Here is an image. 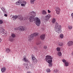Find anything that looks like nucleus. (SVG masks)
<instances>
[{
	"label": "nucleus",
	"instance_id": "26",
	"mask_svg": "<svg viewBox=\"0 0 73 73\" xmlns=\"http://www.w3.org/2000/svg\"><path fill=\"white\" fill-rule=\"evenodd\" d=\"M58 55L59 56H61L62 55V53L61 52H58Z\"/></svg>",
	"mask_w": 73,
	"mask_h": 73
},
{
	"label": "nucleus",
	"instance_id": "37",
	"mask_svg": "<svg viewBox=\"0 0 73 73\" xmlns=\"http://www.w3.org/2000/svg\"><path fill=\"white\" fill-rule=\"evenodd\" d=\"M63 45V44H62V43H60L59 44V46H62Z\"/></svg>",
	"mask_w": 73,
	"mask_h": 73
},
{
	"label": "nucleus",
	"instance_id": "28",
	"mask_svg": "<svg viewBox=\"0 0 73 73\" xmlns=\"http://www.w3.org/2000/svg\"><path fill=\"white\" fill-rule=\"evenodd\" d=\"M41 44V41H39L38 42L36 43V44L37 45H40Z\"/></svg>",
	"mask_w": 73,
	"mask_h": 73
},
{
	"label": "nucleus",
	"instance_id": "42",
	"mask_svg": "<svg viewBox=\"0 0 73 73\" xmlns=\"http://www.w3.org/2000/svg\"><path fill=\"white\" fill-rule=\"evenodd\" d=\"M4 16H5V17H7V14H5L4 15Z\"/></svg>",
	"mask_w": 73,
	"mask_h": 73
},
{
	"label": "nucleus",
	"instance_id": "13",
	"mask_svg": "<svg viewBox=\"0 0 73 73\" xmlns=\"http://www.w3.org/2000/svg\"><path fill=\"white\" fill-rule=\"evenodd\" d=\"M73 45V41H70L67 43V45L69 46H72Z\"/></svg>",
	"mask_w": 73,
	"mask_h": 73
},
{
	"label": "nucleus",
	"instance_id": "21",
	"mask_svg": "<svg viewBox=\"0 0 73 73\" xmlns=\"http://www.w3.org/2000/svg\"><path fill=\"white\" fill-rule=\"evenodd\" d=\"M59 37L60 38H64V35L62 34H61L59 36Z\"/></svg>",
	"mask_w": 73,
	"mask_h": 73
},
{
	"label": "nucleus",
	"instance_id": "46",
	"mask_svg": "<svg viewBox=\"0 0 73 73\" xmlns=\"http://www.w3.org/2000/svg\"><path fill=\"white\" fill-rule=\"evenodd\" d=\"M23 65H26V64H24Z\"/></svg>",
	"mask_w": 73,
	"mask_h": 73
},
{
	"label": "nucleus",
	"instance_id": "12",
	"mask_svg": "<svg viewBox=\"0 0 73 73\" xmlns=\"http://www.w3.org/2000/svg\"><path fill=\"white\" fill-rule=\"evenodd\" d=\"M22 1L23 0H20L16 2L15 4L16 5H20V4H21Z\"/></svg>",
	"mask_w": 73,
	"mask_h": 73
},
{
	"label": "nucleus",
	"instance_id": "34",
	"mask_svg": "<svg viewBox=\"0 0 73 73\" xmlns=\"http://www.w3.org/2000/svg\"><path fill=\"white\" fill-rule=\"evenodd\" d=\"M11 36L13 38L15 37H16V35L14 34H12L11 35Z\"/></svg>",
	"mask_w": 73,
	"mask_h": 73
},
{
	"label": "nucleus",
	"instance_id": "17",
	"mask_svg": "<svg viewBox=\"0 0 73 73\" xmlns=\"http://www.w3.org/2000/svg\"><path fill=\"white\" fill-rule=\"evenodd\" d=\"M9 40L10 42H13L14 41V38L12 37H10Z\"/></svg>",
	"mask_w": 73,
	"mask_h": 73
},
{
	"label": "nucleus",
	"instance_id": "25",
	"mask_svg": "<svg viewBox=\"0 0 73 73\" xmlns=\"http://www.w3.org/2000/svg\"><path fill=\"white\" fill-rule=\"evenodd\" d=\"M23 17V19L22 20H21V21H22V20H27V19H28V17H25L24 18H23V17Z\"/></svg>",
	"mask_w": 73,
	"mask_h": 73
},
{
	"label": "nucleus",
	"instance_id": "8",
	"mask_svg": "<svg viewBox=\"0 0 73 73\" xmlns=\"http://www.w3.org/2000/svg\"><path fill=\"white\" fill-rule=\"evenodd\" d=\"M52 17V15H51L49 14L45 16V20L46 21H48V20L50 18Z\"/></svg>",
	"mask_w": 73,
	"mask_h": 73
},
{
	"label": "nucleus",
	"instance_id": "22",
	"mask_svg": "<svg viewBox=\"0 0 73 73\" xmlns=\"http://www.w3.org/2000/svg\"><path fill=\"white\" fill-rule=\"evenodd\" d=\"M35 1H36V0H31L30 3L31 4H33L35 3Z\"/></svg>",
	"mask_w": 73,
	"mask_h": 73
},
{
	"label": "nucleus",
	"instance_id": "10",
	"mask_svg": "<svg viewBox=\"0 0 73 73\" xmlns=\"http://www.w3.org/2000/svg\"><path fill=\"white\" fill-rule=\"evenodd\" d=\"M33 36L32 34H31V35L29 36L28 40L29 41H31L33 39Z\"/></svg>",
	"mask_w": 73,
	"mask_h": 73
},
{
	"label": "nucleus",
	"instance_id": "36",
	"mask_svg": "<svg viewBox=\"0 0 73 73\" xmlns=\"http://www.w3.org/2000/svg\"><path fill=\"white\" fill-rule=\"evenodd\" d=\"M3 23V21L2 20H0V24H2Z\"/></svg>",
	"mask_w": 73,
	"mask_h": 73
},
{
	"label": "nucleus",
	"instance_id": "3",
	"mask_svg": "<svg viewBox=\"0 0 73 73\" xmlns=\"http://www.w3.org/2000/svg\"><path fill=\"white\" fill-rule=\"evenodd\" d=\"M61 25H59L57 23L55 24V30L56 32H57L58 34L61 33L62 32V30H61Z\"/></svg>",
	"mask_w": 73,
	"mask_h": 73
},
{
	"label": "nucleus",
	"instance_id": "31",
	"mask_svg": "<svg viewBox=\"0 0 73 73\" xmlns=\"http://www.w3.org/2000/svg\"><path fill=\"white\" fill-rule=\"evenodd\" d=\"M65 65L66 66H69V63L67 62H65Z\"/></svg>",
	"mask_w": 73,
	"mask_h": 73
},
{
	"label": "nucleus",
	"instance_id": "16",
	"mask_svg": "<svg viewBox=\"0 0 73 73\" xmlns=\"http://www.w3.org/2000/svg\"><path fill=\"white\" fill-rule=\"evenodd\" d=\"M23 61H25L26 62H29V60H28V59H27V57L25 56L24 57Z\"/></svg>",
	"mask_w": 73,
	"mask_h": 73
},
{
	"label": "nucleus",
	"instance_id": "23",
	"mask_svg": "<svg viewBox=\"0 0 73 73\" xmlns=\"http://www.w3.org/2000/svg\"><path fill=\"white\" fill-rule=\"evenodd\" d=\"M1 9L3 11V12L6 13V11H5V9L3 7H2L1 8Z\"/></svg>",
	"mask_w": 73,
	"mask_h": 73
},
{
	"label": "nucleus",
	"instance_id": "38",
	"mask_svg": "<svg viewBox=\"0 0 73 73\" xmlns=\"http://www.w3.org/2000/svg\"><path fill=\"white\" fill-rule=\"evenodd\" d=\"M54 72H56H56H58V70L56 69L54 70Z\"/></svg>",
	"mask_w": 73,
	"mask_h": 73
},
{
	"label": "nucleus",
	"instance_id": "24",
	"mask_svg": "<svg viewBox=\"0 0 73 73\" xmlns=\"http://www.w3.org/2000/svg\"><path fill=\"white\" fill-rule=\"evenodd\" d=\"M52 22L53 24H54L55 23H56V19L54 18H53L52 20Z\"/></svg>",
	"mask_w": 73,
	"mask_h": 73
},
{
	"label": "nucleus",
	"instance_id": "1",
	"mask_svg": "<svg viewBox=\"0 0 73 73\" xmlns=\"http://www.w3.org/2000/svg\"><path fill=\"white\" fill-rule=\"evenodd\" d=\"M29 20L31 22H33V21H35L36 22L35 24L37 26H40V24H41L40 19L38 18H35L34 19L33 17L31 16L29 17Z\"/></svg>",
	"mask_w": 73,
	"mask_h": 73
},
{
	"label": "nucleus",
	"instance_id": "18",
	"mask_svg": "<svg viewBox=\"0 0 73 73\" xmlns=\"http://www.w3.org/2000/svg\"><path fill=\"white\" fill-rule=\"evenodd\" d=\"M31 35H32L33 37H34V36L36 37L37 36H38V33H34L31 34Z\"/></svg>",
	"mask_w": 73,
	"mask_h": 73
},
{
	"label": "nucleus",
	"instance_id": "7",
	"mask_svg": "<svg viewBox=\"0 0 73 73\" xmlns=\"http://www.w3.org/2000/svg\"><path fill=\"white\" fill-rule=\"evenodd\" d=\"M0 34L1 35H3V36H6L7 35V33H5L4 29L3 28H1L0 29Z\"/></svg>",
	"mask_w": 73,
	"mask_h": 73
},
{
	"label": "nucleus",
	"instance_id": "43",
	"mask_svg": "<svg viewBox=\"0 0 73 73\" xmlns=\"http://www.w3.org/2000/svg\"><path fill=\"white\" fill-rule=\"evenodd\" d=\"M27 73H32V72L30 71H28L27 72Z\"/></svg>",
	"mask_w": 73,
	"mask_h": 73
},
{
	"label": "nucleus",
	"instance_id": "19",
	"mask_svg": "<svg viewBox=\"0 0 73 73\" xmlns=\"http://www.w3.org/2000/svg\"><path fill=\"white\" fill-rule=\"evenodd\" d=\"M1 71L2 72L4 73L6 71V68L5 67H3L1 69Z\"/></svg>",
	"mask_w": 73,
	"mask_h": 73
},
{
	"label": "nucleus",
	"instance_id": "27",
	"mask_svg": "<svg viewBox=\"0 0 73 73\" xmlns=\"http://www.w3.org/2000/svg\"><path fill=\"white\" fill-rule=\"evenodd\" d=\"M6 51L7 53H9L11 52V50H10V49L9 48H7L6 49Z\"/></svg>",
	"mask_w": 73,
	"mask_h": 73
},
{
	"label": "nucleus",
	"instance_id": "9",
	"mask_svg": "<svg viewBox=\"0 0 73 73\" xmlns=\"http://www.w3.org/2000/svg\"><path fill=\"white\" fill-rule=\"evenodd\" d=\"M56 12V13L57 14V15H60V8L59 7H56V8L55 10Z\"/></svg>",
	"mask_w": 73,
	"mask_h": 73
},
{
	"label": "nucleus",
	"instance_id": "33",
	"mask_svg": "<svg viewBox=\"0 0 73 73\" xmlns=\"http://www.w3.org/2000/svg\"><path fill=\"white\" fill-rule=\"evenodd\" d=\"M43 48L44 49H46L47 48H48V47H47V46L46 45H44L43 46Z\"/></svg>",
	"mask_w": 73,
	"mask_h": 73
},
{
	"label": "nucleus",
	"instance_id": "29",
	"mask_svg": "<svg viewBox=\"0 0 73 73\" xmlns=\"http://www.w3.org/2000/svg\"><path fill=\"white\" fill-rule=\"evenodd\" d=\"M56 50L57 52H60V48L58 47L56 48Z\"/></svg>",
	"mask_w": 73,
	"mask_h": 73
},
{
	"label": "nucleus",
	"instance_id": "32",
	"mask_svg": "<svg viewBox=\"0 0 73 73\" xmlns=\"http://www.w3.org/2000/svg\"><path fill=\"white\" fill-rule=\"evenodd\" d=\"M46 72L47 73H49V72H50V69L49 68H47L46 69Z\"/></svg>",
	"mask_w": 73,
	"mask_h": 73
},
{
	"label": "nucleus",
	"instance_id": "5",
	"mask_svg": "<svg viewBox=\"0 0 73 73\" xmlns=\"http://www.w3.org/2000/svg\"><path fill=\"white\" fill-rule=\"evenodd\" d=\"M32 61L33 62V64H35L37 63V61L35 56L34 55L32 54Z\"/></svg>",
	"mask_w": 73,
	"mask_h": 73
},
{
	"label": "nucleus",
	"instance_id": "14",
	"mask_svg": "<svg viewBox=\"0 0 73 73\" xmlns=\"http://www.w3.org/2000/svg\"><path fill=\"white\" fill-rule=\"evenodd\" d=\"M36 12L34 11H32L30 13V14L33 17H35V16H36Z\"/></svg>",
	"mask_w": 73,
	"mask_h": 73
},
{
	"label": "nucleus",
	"instance_id": "11",
	"mask_svg": "<svg viewBox=\"0 0 73 73\" xmlns=\"http://www.w3.org/2000/svg\"><path fill=\"white\" fill-rule=\"evenodd\" d=\"M27 4V2H25V1L23 0L22 2L21 3V6L22 7H25V5Z\"/></svg>",
	"mask_w": 73,
	"mask_h": 73
},
{
	"label": "nucleus",
	"instance_id": "6",
	"mask_svg": "<svg viewBox=\"0 0 73 73\" xmlns=\"http://www.w3.org/2000/svg\"><path fill=\"white\" fill-rule=\"evenodd\" d=\"M19 31L21 32L25 31L27 30V27L25 26H20L19 27Z\"/></svg>",
	"mask_w": 73,
	"mask_h": 73
},
{
	"label": "nucleus",
	"instance_id": "44",
	"mask_svg": "<svg viewBox=\"0 0 73 73\" xmlns=\"http://www.w3.org/2000/svg\"><path fill=\"white\" fill-rule=\"evenodd\" d=\"M1 42V38H0V43Z\"/></svg>",
	"mask_w": 73,
	"mask_h": 73
},
{
	"label": "nucleus",
	"instance_id": "35",
	"mask_svg": "<svg viewBox=\"0 0 73 73\" xmlns=\"http://www.w3.org/2000/svg\"><path fill=\"white\" fill-rule=\"evenodd\" d=\"M14 29L15 31H17V30H18V29H19V27H16L14 28Z\"/></svg>",
	"mask_w": 73,
	"mask_h": 73
},
{
	"label": "nucleus",
	"instance_id": "15",
	"mask_svg": "<svg viewBox=\"0 0 73 73\" xmlns=\"http://www.w3.org/2000/svg\"><path fill=\"white\" fill-rule=\"evenodd\" d=\"M40 38L42 40H43L45 39V34H42L40 36Z\"/></svg>",
	"mask_w": 73,
	"mask_h": 73
},
{
	"label": "nucleus",
	"instance_id": "40",
	"mask_svg": "<svg viewBox=\"0 0 73 73\" xmlns=\"http://www.w3.org/2000/svg\"><path fill=\"white\" fill-rule=\"evenodd\" d=\"M26 68H27V69H29V67L28 66V65H27V66H26Z\"/></svg>",
	"mask_w": 73,
	"mask_h": 73
},
{
	"label": "nucleus",
	"instance_id": "20",
	"mask_svg": "<svg viewBox=\"0 0 73 73\" xmlns=\"http://www.w3.org/2000/svg\"><path fill=\"white\" fill-rule=\"evenodd\" d=\"M42 14L43 15H46L47 14V13H46V11L45 10H43L42 11Z\"/></svg>",
	"mask_w": 73,
	"mask_h": 73
},
{
	"label": "nucleus",
	"instance_id": "39",
	"mask_svg": "<svg viewBox=\"0 0 73 73\" xmlns=\"http://www.w3.org/2000/svg\"><path fill=\"white\" fill-rule=\"evenodd\" d=\"M62 61L63 62H65L66 61V60L65 59H63L62 60Z\"/></svg>",
	"mask_w": 73,
	"mask_h": 73
},
{
	"label": "nucleus",
	"instance_id": "2",
	"mask_svg": "<svg viewBox=\"0 0 73 73\" xmlns=\"http://www.w3.org/2000/svg\"><path fill=\"white\" fill-rule=\"evenodd\" d=\"M52 58H53L49 55H47L46 56V60L49 64H48L49 67H51L53 65V64H52Z\"/></svg>",
	"mask_w": 73,
	"mask_h": 73
},
{
	"label": "nucleus",
	"instance_id": "41",
	"mask_svg": "<svg viewBox=\"0 0 73 73\" xmlns=\"http://www.w3.org/2000/svg\"><path fill=\"white\" fill-rule=\"evenodd\" d=\"M48 13H50L51 11H50V10H48Z\"/></svg>",
	"mask_w": 73,
	"mask_h": 73
},
{
	"label": "nucleus",
	"instance_id": "45",
	"mask_svg": "<svg viewBox=\"0 0 73 73\" xmlns=\"http://www.w3.org/2000/svg\"><path fill=\"white\" fill-rule=\"evenodd\" d=\"M72 55H73V51L72 52Z\"/></svg>",
	"mask_w": 73,
	"mask_h": 73
},
{
	"label": "nucleus",
	"instance_id": "30",
	"mask_svg": "<svg viewBox=\"0 0 73 73\" xmlns=\"http://www.w3.org/2000/svg\"><path fill=\"white\" fill-rule=\"evenodd\" d=\"M68 28L69 29H72L73 28V26H68Z\"/></svg>",
	"mask_w": 73,
	"mask_h": 73
},
{
	"label": "nucleus",
	"instance_id": "4",
	"mask_svg": "<svg viewBox=\"0 0 73 73\" xmlns=\"http://www.w3.org/2000/svg\"><path fill=\"white\" fill-rule=\"evenodd\" d=\"M13 20H16L17 18H18L20 20H23V16L21 15H19L18 16L17 15H15L13 17Z\"/></svg>",
	"mask_w": 73,
	"mask_h": 73
}]
</instances>
